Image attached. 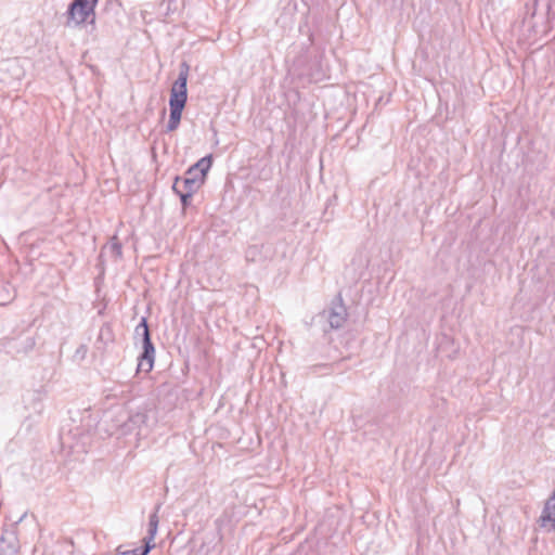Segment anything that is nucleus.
<instances>
[{
    "label": "nucleus",
    "mask_w": 555,
    "mask_h": 555,
    "mask_svg": "<svg viewBox=\"0 0 555 555\" xmlns=\"http://www.w3.org/2000/svg\"><path fill=\"white\" fill-rule=\"evenodd\" d=\"M183 107H170L169 121L167 124V131H175L180 124Z\"/></svg>",
    "instance_id": "12"
},
{
    "label": "nucleus",
    "mask_w": 555,
    "mask_h": 555,
    "mask_svg": "<svg viewBox=\"0 0 555 555\" xmlns=\"http://www.w3.org/2000/svg\"><path fill=\"white\" fill-rule=\"evenodd\" d=\"M156 511H158V508ZM158 522H159V519L157 516V512H154L153 514L150 515V518H149L147 535L143 539L145 544L146 543L154 544V539L156 537L157 529H158Z\"/></svg>",
    "instance_id": "9"
},
{
    "label": "nucleus",
    "mask_w": 555,
    "mask_h": 555,
    "mask_svg": "<svg viewBox=\"0 0 555 555\" xmlns=\"http://www.w3.org/2000/svg\"><path fill=\"white\" fill-rule=\"evenodd\" d=\"M184 177L188 179H199L198 172L194 171L191 167L186 170Z\"/></svg>",
    "instance_id": "18"
},
{
    "label": "nucleus",
    "mask_w": 555,
    "mask_h": 555,
    "mask_svg": "<svg viewBox=\"0 0 555 555\" xmlns=\"http://www.w3.org/2000/svg\"><path fill=\"white\" fill-rule=\"evenodd\" d=\"M212 165V156L207 155L205 157H202L199 160H197L194 165L191 166V168L194 171L198 172V177L201 179V182H205L207 172L209 171L210 167Z\"/></svg>",
    "instance_id": "8"
},
{
    "label": "nucleus",
    "mask_w": 555,
    "mask_h": 555,
    "mask_svg": "<svg viewBox=\"0 0 555 555\" xmlns=\"http://www.w3.org/2000/svg\"><path fill=\"white\" fill-rule=\"evenodd\" d=\"M539 525L543 528H547V531L555 530V498L550 496L545 505L543 507V511L541 513V516L539 517Z\"/></svg>",
    "instance_id": "5"
},
{
    "label": "nucleus",
    "mask_w": 555,
    "mask_h": 555,
    "mask_svg": "<svg viewBox=\"0 0 555 555\" xmlns=\"http://www.w3.org/2000/svg\"><path fill=\"white\" fill-rule=\"evenodd\" d=\"M147 422V415L142 412H137L128 416L127 422L124 423V433H131L134 429L141 428Z\"/></svg>",
    "instance_id": "6"
},
{
    "label": "nucleus",
    "mask_w": 555,
    "mask_h": 555,
    "mask_svg": "<svg viewBox=\"0 0 555 555\" xmlns=\"http://www.w3.org/2000/svg\"><path fill=\"white\" fill-rule=\"evenodd\" d=\"M204 183L201 179H188L185 177L180 178V189L184 193H196Z\"/></svg>",
    "instance_id": "11"
},
{
    "label": "nucleus",
    "mask_w": 555,
    "mask_h": 555,
    "mask_svg": "<svg viewBox=\"0 0 555 555\" xmlns=\"http://www.w3.org/2000/svg\"><path fill=\"white\" fill-rule=\"evenodd\" d=\"M134 338L141 339L143 351L139 357L137 372L149 373L152 371L155 360V347L151 339V333L145 318L134 328Z\"/></svg>",
    "instance_id": "1"
},
{
    "label": "nucleus",
    "mask_w": 555,
    "mask_h": 555,
    "mask_svg": "<svg viewBox=\"0 0 555 555\" xmlns=\"http://www.w3.org/2000/svg\"><path fill=\"white\" fill-rule=\"evenodd\" d=\"M98 0H74L67 10L66 26L72 24L80 25L85 23L90 14L93 13Z\"/></svg>",
    "instance_id": "3"
},
{
    "label": "nucleus",
    "mask_w": 555,
    "mask_h": 555,
    "mask_svg": "<svg viewBox=\"0 0 555 555\" xmlns=\"http://www.w3.org/2000/svg\"><path fill=\"white\" fill-rule=\"evenodd\" d=\"M17 546L14 538L9 539L5 535L0 537V555H16Z\"/></svg>",
    "instance_id": "10"
},
{
    "label": "nucleus",
    "mask_w": 555,
    "mask_h": 555,
    "mask_svg": "<svg viewBox=\"0 0 555 555\" xmlns=\"http://www.w3.org/2000/svg\"><path fill=\"white\" fill-rule=\"evenodd\" d=\"M261 249L260 245H251L245 251V258L248 262H257L261 259Z\"/></svg>",
    "instance_id": "14"
},
{
    "label": "nucleus",
    "mask_w": 555,
    "mask_h": 555,
    "mask_svg": "<svg viewBox=\"0 0 555 555\" xmlns=\"http://www.w3.org/2000/svg\"><path fill=\"white\" fill-rule=\"evenodd\" d=\"M86 351H87L86 346H81V347L77 350V353H82V354H85V353H86Z\"/></svg>",
    "instance_id": "20"
},
{
    "label": "nucleus",
    "mask_w": 555,
    "mask_h": 555,
    "mask_svg": "<svg viewBox=\"0 0 555 555\" xmlns=\"http://www.w3.org/2000/svg\"><path fill=\"white\" fill-rule=\"evenodd\" d=\"M172 190L175 191L176 194H178L180 196L181 204H182L183 207H186L188 205H190L192 196H193L194 193H190V192L189 193H184L180 189V177H176L175 183L172 185Z\"/></svg>",
    "instance_id": "13"
},
{
    "label": "nucleus",
    "mask_w": 555,
    "mask_h": 555,
    "mask_svg": "<svg viewBox=\"0 0 555 555\" xmlns=\"http://www.w3.org/2000/svg\"><path fill=\"white\" fill-rule=\"evenodd\" d=\"M190 66L186 62H182L179 68V75L177 80L173 82L170 90L169 106L170 107H183L188 100V77Z\"/></svg>",
    "instance_id": "2"
},
{
    "label": "nucleus",
    "mask_w": 555,
    "mask_h": 555,
    "mask_svg": "<svg viewBox=\"0 0 555 555\" xmlns=\"http://www.w3.org/2000/svg\"><path fill=\"white\" fill-rule=\"evenodd\" d=\"M155 546V544H149V543H144V546L139 550V548H134V550H129L130 552V555H147L150 553V551Z\"/></svg>",
    "instance_id": "16"
},
{
    "label": "nucleus",
    "mask_w": 555,
    "mask_h": 555,
    "mask_svg": "<svg viewBox=\"0 0 555 555\" xmlns=\"http://www.w3.org/2000/svg\"><path fill=\"white\" fill-rule=\"evenodd\" d=\"M104 248L107 249L113 257H115V258L121 257L122 247H121V244L119 243L117 236H113L111 238L109 243Z\"/></svg>",
    "instance_id": "15"
},
{
    "label": "nucleus",
    "mask_w": 555,
    "mask_h": 555,
    "mask_svg": "<svg viewBox=\"0 0 555 555\" xmlns=\"http://www.w3.org/2000/svg\"><path fill=\"white\" fill-rule=\"evenodd\" d=\"M11 344H12V338L5 337V338L1 339L0 340V352L4 350L9 353Z\"/></svg>",
    "instance_id": "17"
},
{
    "label": "nucleus",
    "mask_w": 555,
    "mask_h": 555,
    "mask_svg": "<svg viewBox=\"0 0 555 555\" xmlns=\"http://www.w3.org/2000/svg\"><path fill=\"white\" fill-rule=\"evenodd\" d=\"M122 547H124L122 545H119V546L117 547V550H116V551H117V553H118V554H120V555H130L129 550L124 551V548H122Z\"/></svg>",
    "instance_id": "19"
},
{
    "label": "nucleus",
    "mask_w": 555,
    "mask_h": 555,
    "mask_svg": "<svg viewBox=\"0 0 555 555\" xmlns=\"http://www.w3.org/2000/svg\"><path fill=\"white\" fill-rule=\"evenodd\" d=\"M347 309L340 297L337 302H333L332 307L322 314L327 320L332 330L341 328L347 320Z\"/></svg>",
    "instance_id": "4"
},
{
    "label": "nucleus",
    "mask_w": 555,
    "mask_h": 555,
    "mask_svg": "<svg viewBox=\"0 0 555 555\" xmlns=\"http://www.w3.org/2000/svg\"><path fill=\"white\" fill-rule=\"evenodd\" d=\"M35 347V339L33 337H25L12 339L9 353H27Z\"/></svg>",
    "instance_id": "7"
}]
</instances>
